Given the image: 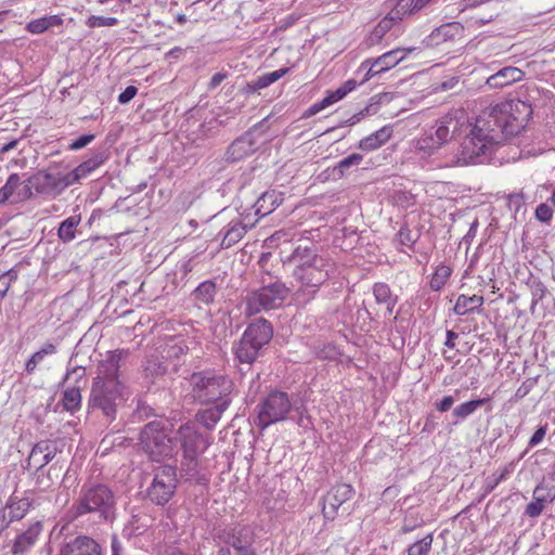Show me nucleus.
I'll return each instance as SVG.
<instances>
[{"instance_id":"obj_1","label":"nucleus","mask_w":555,"mask_h":555,"mask_svg":"<svg viewBox=\"0 0 555 555\" xmlns=\"http://www.w3.org/2000/svg\"><path fill=\"white\" fill-rule=\"evenodd\" d=\"M532 114L531 105L520 100H508L489 106L467 124L469 132L461 143L457 165H469L486 155L506 138L519 133Z\"/></svg>"},{"instance_id":"obj_2","label":"nucleus","mask_w":555,"mask_h":555,"mask_svg":"<svg viewBox=\"0 0 555 555\" xmlns=\"http://www.w3.org/2000/svg\"><path fill=\"white\" fill-rule=\"evenodd\" d=\"M295 263L293 279L296 282L294 297L308 304L314 299L320 287L336 273V263L325 254H320L311 242L299 244L287 259Z\"/></svg>"},{"instance_id":"obj_3","label":"nucleus","mask_w":555,"mask_h":555,"mask_svg":"<svg viewBox=\"0 0 555 555\" xmlns=\"http://www.w3.org/2000/svg\"><path fill=\"white\" fill-rule=\"evenodd\" d=\"M117 517L115 492L105 483L83 485L77 499L66 509L63 520L68 524H113Z\"/></svg>"},{"instance_id":"obj_4","label":"nucleus","mask_w":555,"mask_h":555,"mask_svg":"<svg viewBox=\"0 0 555 555\" xmlns=\"http://www.w3.org/2000/svg\"><path fill=\"white\" fill-rule=\"evenodd\" d=\"M191 396L199 404H211L231 399L232 379L212 370L195 372L190 377Z\"/></svg>"},{"instance_id":"obj_5","label":"nucleus","mask_w":555,"mask_h":555,"mask_svg":"<svg viewBox=\"0 0 555 555\" xmlns=\"http://www.w3.org/2000/svg\"><path fill=\"white\" fill-rule=\"evenodd\" d=\"M127 387L124 384H100L93 382L88 401L91 411H100L103 416L113 422L117 417V410L126 400Z\"/></svg>"},{"instance_id":"obj_6","label":"nucleus","mask_w":555,"mask_h":555,"mask_svg":"<svg viewBox=\"0 0 555 555\" xmlns=\"http://www.w3.org/2000/svg\"><path fill=\"white\" fill-rule=\"evenodd\" d=\"M272 336L273 328L267 320L258 319L250 323L235 347L234 352L238 362L246 364L255 362L260 349L269 344Z\"/></svg>"},{"instance_id":"obj_7","label":"nucleus","mask_w":555,"mask_h":555,"mask_svg":"<svg viewBox=\"0 0 555 555\" xmlns=\"http://www.w3.org/2000/svg\"><path fill=\"white\" fill-rule=\"evenodd\" d=\"M176 439L180 441L182 450L181 468L188 476L194 477L197 474L198 457L208 448L209 442L189 423L179 427Z\"/></svg>"},{"instance_id":"obj_8","label":"nucleus","mask_w":555,"mask_h":555,"mask_svg":"<svg viewBox=\"0 0 555 555\" xmlns=\"http://www.w3.org/2000/svg\"><path fill=\"white\" fill-rule=\"evenodd\" d=\"M142 449L154 461L171 457L175 454V442L169 437L168 429L162 422L146 424L140 434Z\"/></svg>"},{"instance_id":"obj_9","label":"nucleus","mask_w":555,"mask_h":555,"mask_svg":"<svg viewBox=\"0 0 555 555\" xmlns=\"http://www.w3.org/2000/svg\"><path fill=\"white\" fill-rule=\"evenodd\" d=\"M289 288L280 281L250 292L245 297V313L255 315L261 311L280 308L287 298Z\"/></svg>"},{"instance_id":"obj_10","label":"nucleus","mask_w":555,"mask_h":555,"mask_svg":"<svg viewBox=\"0 0 555 555\" xmlns=\"http://www.w3.org/2000/svg\"><path fill=\"white\" fill-rule=\"evenodd\" d=\"M73 185L68 173L54 172L52 167L39 170L28 178L24 186V196L30 198L34 196V191L37 194L56 197L66 188Z\"/></svg>"},{"instance_id":"obj_11","label":"nucleus","mask_w":555,"mask_h":555,"mask_svg":"<svg viewBox=\"0 0 555 555\" xmlns=\"http://www.w3.org/2000/svg\"><path fill=\"white\" fill-rule=\"evenodd\" d=\"M289 396L280 390L271 391L258 405V427L264 429L272 424L283 422L292 411Z\"/></svg>"},{"instance_id":"obj_12","label":"nucleus","mask_w":555,"mask_h":555,"mask_svg":"<svg viewBox=\"0 0 555 555\" xmlns=\"http://www.w3.org/2000/svg\"><path fill=\"white\" fill-rule=\"evenodd\" d=\"M177 483L176 468L170 465L159 466L154 472L152 483L147 489V498L154 504L164 506L172 499Z\"/></svg>"},{"instance_id":"obj_13","label":"nucleus","mask_w":555,"mask_h":555,"mask_svg":"<svg viewBox=\"0 0 555 555\" xmlns=\"http://www.w3.org/2000/svg\"><path fill=\"white\" fill-rule=\"evenodd\" d=\"M266 120L267 118L262 119L244 134L236 138L228 146L224 153V160L228 163H236L254 154L258 150L257 137L263 133L260 129L263 127Z\"/></svg>"},{"instance_id":"obj_14","label":"nucleus","mask_w":555,"mask_h":555,"mask_svg":"<svg viewBox=\"0 0 555 555\" xmlns=\"http://www.w3.org/2000/svg\"><path fill=\"white\" fill-rule=\"evenodd\" d=\"M36 504L35 491L27 490L24 492L23 496H17L13 493L7 501L4 507L2 508V519L3 526L1 530L7 529L10 524L14 521L22 520L30 508H33Z\"/></svg>"},{"instance_id":"obj_15","label":"nucleus","mask_w":555,"mask_h":555,"mask_svg":"<svg viewBox=\"0 0 555 555\" xmlns=\"http://www.w3.org/2000/svg\"><path fill=\"white\" fill-rule=\"evenodd\" d=\"M413 50L414 48L395 49L384 53L374 61L370 59L365 60L364 62L361 63L359 67V70H365V76L362 82L367 81L377 74H380L395 67L405 57L408 53H411Z\"/></svg>"},{"instance_id":"obj_16","label":"nucleus","mask_w":555,"mask_h":555,"mask_svg":"<svg viewBox=\"0 0 555 555\" xmlns=\"http://www.w3.org/2000/svg\"><path fill=\"white\" fill-rule=\"evenodd\" d=\"M129 356L128 349H116L108 351L106 358L99 362L96 369V376L93 382H100V384L116 383L122 384L119 380V369L120 361Z\"/></svg>"},{"instance_id":"obj_17","label":"nucleus","mask_w":555,"mask_h":555,"mask_svg":"<svg viewBox=\"0 0 555 555\" xmlns=\"http://www.w3.org/2000/svg\"><path fill=\"white\" fill-rule=\"evenodd\" d=\"M354 494L353 488L348 483L335 485L324 496L322 513L324 518L334 520L339 507L349 501Z\"/></svg>"},{"instance_id":"obj_18","label":"nucleus","mask_w":555,"mask_h":555,"mask_svg":"<svg viewBox=\"0 0 555 555\" xmlns=\"http://www.w3.org/2000/svg\"><path fill=\"white\" fill-rule=\"evenodd\" d=\"M59 555H104V552L95 539L87 534H78L61 544Z\"/></svg>"},{"instance_id":"obj_19","label":"nucleus","mask_w":555,"mask_h":555,"mask_svg":"<svg viewBox=\"0 0 555 555\" xmlns=\"http://www.w3.org/2000/svg\"><path fill=\"white\" fill-rule=\"evenodd\" d=\"M465 114L463 111H454L444 115L437 124L435 133H431L441 145L453 138L461 128L465 126Z\"/></svg>"},{"instance_id":"obj_20","label":"nucleus","mask_w":555,"mask_h":555,"mask_svg":"<svg viewBox=\"0 0 555 555\" xmlns=\"http://www.w3.org/2000/svg\"><path fill=\"white\" fill-rule=\"evenodd\" d=\"M59 447L55 440L47 439L37 442L27 459V468L34 467L39 472L55 457Z\"/></svg>"},{"instance_id":"obj_21","label":"nucleus","mask_w":555,"mask_h":555,"mask_svg":"<svg viewBox=\"0 0 555 555\" xmlns=\"http://www.w3.org/2000/svg\"><path fill=\"white\" fill-rule=\"evenodd\" d=\"M42 531V521L36 520L30 524L24 531L15 537L11 547L12 555L27 554L37 544Z\"/></svg>"},{"instance_id":"obj_22","label":"nucleus","mask_w":555,"mask_h":555,"mask_svg":"<svg viewBox=\"0 0 555 555\" xmlns=\"http://www.w3.org/2000/svg\"><path fill=\"white\" fill-rule=\"evenodd\" d=\"M219 538L232 546L236 552L254 545L256 534L249 526H240L224 529Z\"/></svg>"},{"instance_id":"obj_23","label":"nucleus","mask_w":555,"mask_h":555,"mask_svg":"<svg viewBox=\"0 0 555 555\" xmlns=\"http://www.w3.org/2000/svg\"><path fill=\"white\" fill-rule=\"evenodd\" d=\"M196 341L193 337L182 335L170 336L163 347V358L179 360L190 350L194 349Z\"/></svg>"},{"instance_id":"obj_24","label":"nucleus","mask_w":555,"mask_h":555,"mask_svg":"<svg viewBox=\"0 0 555 555\" xmlns=\"http://www.w3.org/2000/svg\"><path fill=\"white\" fill-rule=\"evenodd\" d=\"M524 76V72L518 67L505 66L488 77L486 83L491 89H501L522 80Z\"/></svg>"},{"instance_id":"obj_25","label":"nucleus","mask_w":555,"mask_h":555,"mask_svg":"<svg viewBox=\"0 0 555 555\" xmlns=\"http://www.w3.org/2000/svg\"><path fill=\"white\" fill-rule=\"evenodd\" d=\"M107 159L105 151H95L87 160L82 162L74 170L68 172L72 184L79 182Z\"/></svg>"},{"instance_id":"obj_26","label":"nucleus","mask_w":555,"mask_h":555,"mask_svg":"<svg viewBox=\"0 0 555 555\" xmlns=\"http://www.w3.org/2000/svg\"><path fill=\"white\" fill-rule=\"evenodd\" d=\"M216 403V405L198 411L196 414L197 422L208 429L214 428L220 421L222 413L229 408L231 399H224L223 401Z\"/></svg>"},{"instance_id":"obj_27","label":"nucleus","mask_w":555,"mask_h":555,"mask_svg":"<svg viewBox=\"0 0 555 555\" xmlns=\"http://www.w3.org/2000/svg\"><path fill=\"white\" fill-rule=\"evenodd\" d=\"M283 202V194L274 190L264 192L256 202V215L264 217L271 214Z\"/></svg>"},{"instance_id":"obj_28","label":"nucleus","mask_w":555,"mask_h":555,"mask_svg":"<svg viewBox=\"0 0 555 555\" xmlns=\"http://www.w3.org/2000/svg\"><path fill=\"white\" fill-rule=\"evenodd\" d=\"M392 134V128L390 126H385L374 133L363 138L359 142V149L362 151H374L385 144Z\"/></svg>"},{"instance_id":"obj_29","label":"nucleus","mask_w":555,"mask_h":555,"mask_svg":"<svg viewBox=\"0 0 555 555\" xmlns=\"http://www.w3.org/2000/svg\"><path fill=\"white\" fill-rule=\"evenodd\" d=\"M400 20L391 11L373 28L367 41L370 46L378 43L383 37Z\"/></svg>"},{"instance_id":"obj_30","label":"nucleus","mask_w":555,"mask_h":555,"mask_svg":"<svg viewBox=\"0 0 555 555\" xmlns=\"http://www.w3.org/2000/svg\"><path fill=\"white\" fill-rule=\"evenodd\" d=\"M483 301L485 299L482 296L473 295L468 297L465 295H460L453 308V312L456 315H465L479 309L483 305Z\"/></svg>"},{"instance_id":"obj_31","label":"nucleus","mask_w":555,"mask_h":555,"mask_svg":"<svg viewBox=\"0 0 555 555\" xmlns=\"http://www.w3.org/2000/svg\"><path fill=\"white\" fill-rule=\"evenodd\" d=\"M246 234V225L241 220H235L229 223V227L221 241L222 248H230L240 242Z\"/></svg>"},{"instance_id":"obj_32","label":"nucleus","mask_w":555,"mask_h":555,"mask_svg":"<svg viewBox=\"0 0 555 555\" xmlns=\"http://www.w3.org/2000/svg\"><path fill=\"white\" fill-rule=\"evenodd\" d=\"M145 378L153 382L155 378L163 376L167 372V366L158 356H151L143 365Z\"/></svg>"},{"instance_id":"obj_33","label":"nucleus","mask_w":555,"mask_h":555,"mask_svg":"<svg viewBox=\"0 0 555 555\" xmlns=\"http://www.w3.org/2000/svg\"><path fill=\"white\" fill-rule=\"evenodd\" d=\"M217 293L216 283L208 280L201 283L193 292L194 299L203 305L214 302Z\"/></svg>"},{"instance_id":"obj_34","label":"nucleus","mask_w":555,"mask_h":555,"mask_svg":"<svg viewBox=\"0 0 555 555\" xmlns=\"http://www.w3.org/2000/svg\"><path fill=\"white\" fill-rule=\"evenodd\" d=\"M63 20L59 15H50L30 21L26 29L31 34H41L50 27L62 25Z\"/></svg>"},{"instance_id":"obj_35","label":"nucleus","mask_w":555,"mask_h":555,"mask_svg":"<svg viewBox=\"0 0 555 555\" xmlns=\"http://www.w3.org/2000/svg\"><path fill=\"white\" fill-rule=\"evenodd\" d=\"M56 346L52 343L44 344L38 351H36L26 362L25 370L28 374H33L38 364H40L47 356L54 354Z\"/></svg>"},{"instance_id":"obj_36","label":"nucleus","mask_w":555,"mask_h":555,"mask_svg":"<svg viewBox=\"0 0 555 555\" xmlns=\"http://www.w3.org/2000/svg\"><path fill=\"white\" fill-rule=\"evenodd\" d=\"M373 294L378 304H385L389 313L392 312L397 304V297H393L390 287L385 283H376L373 287Z\"/></svg>"},{"instance_id":"obj_37","label":"nucleus","mask_w":555,"mask_h":555,"mask_svg":"<svg viewBox=\"0 0 555 555\" xmlns=\"http://www.w3.org/2000/svg\"><path fill=\"white\" fill-rule=\"evenodd\" d=\"M80 220L79 215L70 216L65 219L59 227V237L65 243L73 241L76 237V228L80 223Z\"/></svg>"},{"instance_id":"obj_38","label":"nucleus","mask_w":555,"mask_h":555,"mask_svg":"<svg viewBox=\"0 0 555 555\" xmlns=\"http://www.w3.org/2000/svg\"><path fill=\"white\" fill-rule=\"evenodd\" d=\"M62 402L64 405V409L66 411H69L74 413L75 411H78L81 405V392L79 386H73L68 387L63 392Z\"/></svg>"},{"instance_id":"obj_39","label":"nucleus","mask_w":555,"mask_h":555,"mask_svg":"<svg viewBox=\"0 0 555 555\" xmlns=\"http://www.w3.org/2000/svg\"><path fill=\"white\" fill-rule=\"evenodd\" d=\"M489 400V398H482L461 403L460 405L454 408L452 414L456 418L464 420L467 416L472 415L478 408L483 405Z\"/></svg>"},{"instance_id":"obj_40","label":"nucleus","mask_w":555,"mask_h":555,"mask_svg":"<svg viewBox=\"0 0 555 555\" xmlns=\"http://www.w3.org/2000/svg\"><path fill=\"white\" fill-rule=\"evenodd\" d=\"M440 146V142H437V139L431 133L423 135L415 143L416 152L422 153L423 156H430Z\"/></svg>"},{"instance_id":"obj_41","label":"nucleus","mask_w":555,"mask_h":555,"mask_svg":"<svg viewBox=\"0 0 555 555\" xmlns=\"http://www.w3.org/2000/svg\"><path fill=\"white\" fill-rule=\"evenodd\" d=\"M421 9L418 0H397L391 12L401 21L405 15L413 14Z\"/></svg>"},{"instance_id":"obj_42","label":"nucleus","mask_w":555,"mask_h":555,"mask_svg":"<svg viewBox=\"0 0 555 555\" xmlns=\"http://www.w3.org/2000/svg\"><path fill=\"white\" fill-rule=\"evenodd\" d=\"M363 156L361 154L353 153L339 160L334 167L333 172L334 175L338 176V178H341L348 172L349 168L360 165Z\"/></svg>"},{"instance_id":"obj_43","label":"nucleus","mask_w":555,"mask_h":555,"mask_svg":"<svg viewBox=\"0 0 555 555\" xmlns=\"http://www.w3.org/2000/svg\"><path fill=\"white\" fill-rule=\"evenodd\" d=\"M451 275V269L447 266H439L433 274L429 285L433 291H440Z\"/></svg>"},{"instance_id":"obj_44","label":"nucleus","mask_w":555,"mask_h":555,"mask_svg":"<svg viewBox=\"0 0 555 555\" xmlns=\"http://www.w3.org/2000/svg\"><path fill=\"white\" fill-rule=\"evenodd\" d=\"M287 70H288L287 68H282L279 70H274V72L264 74V75L258 77V79L254 82V85L249 86V87L251 88L253 91L266 88V87L270 86L271 83L275 82L276 80H279L281 77H283L284 74L287 73Z\"/></svg>"},{"instance_id":"obj_45","label":"nucleus","mask_w":555,"mask_h":555,"mask_svg":"<svg viewBox=\"0 0 555 555\" xmlns=\"http://www.w3.org/2000/svg\"><path fill=\"white\" fill-rule=\"evenodd\" d=\"M541 490H543L541 487H535L533 489V493H532L533 501H531L526 506V509H525L526 516L535 518V517L540 516L541 513L543 512V509L545 507V503L543 501H540V498L538 496V495H540Z\"/></svg>"},{"instance_id":"obj_46","label":"nucleus","mask_w":555,"mask_h":555,"mask_svg":"<svg viewBox=\"0 0 555 555\" xmlns=\"http://www.w3.org/2000/svg\"><path fill=\"white\" fill-rule=\"evenodd\" d=\"M433 541L431 533L425 535L408 548V555H427L431 550Z\"/></svg>"},{"instance_id":"obj_47","label":"nucleus","mask_w":555,"mask_h":555,"mask_svg":"<svg viewBox=\"0 0 555 555\" xmlns=\"http://www.w3.org/2000/svg\"><path fill=\"white\" fill-rule=\"evenodd\" d=\"M529 286L532 296L531 309H533V307L545 297L547 289L541 281L535 279L529 282Z\"/></svg>"},{"instance_id":"obj_48","label":"nucleus","mask_w":555,"mask_h":555,"mask_svg":"<svg viewBox=\"0 0 555 555\" xmlns=\"http://www.w3.org/2000/svg\"><path fill=\"white\" fill-rule=\"evenodd\" d=\"M462 30L463 26L460 23H448L436 29L437 36L443 37L444 39H451L460 35Z\"/></svg>"},{"instance_id":"obj_49","label":"nucleus","mask_w":555,"mask_h":555,"mask_svg":"<svg viewBox=\"0 0 555 555\" xmlns=\"http://www.w3.org/2000/svg\"><path fill=\"white\" fill-rule=\"evenodd\" d=\"M397 240L400 245L411 247L417 241V235L413 234L406 225H402L397 233Z\"/></svg>"},{"instance_id":"obj_50","label":"nucleus","mask_w":555,"mask_h":555,"mask_svg":"<svg viewBox=\"0 0 555 555\" xmlns=\"http://www.w3.org/2000/svg\"><path fill=\"white\" fill-rule=\"evenodd\" d=\"M117 23H118V21L115 17H105V16H96V15L90 16L87 21V25L91 28L114 26Z\"/></svg>"},{"instance_id":"obj_51","label":"nucleus","mask_w":555,"mask_h":555,"mask_svg":"<svg viewBox=\"0 0 555 555\" xmlns=\"http://www.w3.org/2000/svg\"><path fill=\"white\" fill-rule=\"evenodd\" d=\"M20 185L21 177L18 176V173L10 175L5 184L2 186L4 195H7L10 198Z\"/></svg>"},{"instance_id":"obj_52","label":"nucleus","mask_w":555,"mask_h":555,"mask_svg":"<svg viewBox=\"0 0 555 555\" xmlns=\"http://www.w3.org/2000/svg\"><path fill=\"white\" fill-rule=\"evenodd\" d=\"M553 217L552 208L546 204H540L535 208V218L541 222H548Z\"/></svg>"},{"instance_id":"obj_53","label":"nucleus","mask_w":555,"mask_h":555,"mask_svg":"<svg viewBox=\"0 0 555 555\" xmlns=\"http://www.w3.org/2000/svg\"><path fill=\"white\" fill-rule=\"evenodd\" d=\"M537 487H541L543 489V490H541L540 495H538L540 498V501H543L545 504L552 503L555 501V487L554 486L548 487V486H545L544 483H540Z\"/></svg>"},{"instance_id":"obj_54","label":"nucleus","mask_w":555,"mask_h":555,"mask_svg":"<svg viewBox=\"0 0 555 555\" xmlns=\"http://www.w3.org/2000/svg\"><path fill=\"white\" fill-rule=\"evenodd\" d=\"M537 380L538 378L526 379L516 390L515 397L518 399L526 397L531 391L533 386L537 384Z\"/></svg>"},{"instance_id":"obj_55","label":"nucleus","mask_w":555,"mask_h":555,"mask_svg":"<svg viewBox=\"0 0 555 555\" xmlns=\"http://www.w3.org/2000/svg\"><path fill=\"white\" fill-rule=\"evenodd\" d=\"M94 140V134H91V133H88V134H82L80 135L79 138H77L76 140H74L70 144H69V150H80L85 146H87L89 143H91L92 141Z\"/></svg>"},{"instance_id":"obj_56","label":"nucleus","mask_w":555,"mask_h":555,"mask_svg":"<svg viewBox=\"0 0 555 555\" xmlns=\"http://www.w3.org/2000/svg\"><path fill=\"white\" fill-rule=\"evenodd\" d=\"M138 93V88L134 86H128L118 96L120 104L130 102Z\"/></svg>"},{"instance_id":"obj_57","label":"nucleus","mask_w":555,"mask_h":555,"mask_svg":"<svg viewBox=\"0 0 555 555\" xmlns=\"http://www.w3.org/2000/svg\"><path fill=\"white\" fill-rule=\"evenodd\" d=\"M547 430V424L540 426L534 434L531 436L529 440V447H535L539 444L545 437Z\"/></svg>"},{"instance_id":"obj_58","label":"nucleus","mask_w":555,"mask_h":555,"mask_svg":"<svg viewBox=\"0 0 555 555\" xmlns=\"http://www.w3.org/2000/svg\"><path fill=\"white\" fill-rule=\"evenodd\" d=\"M346 95H347L346 91L343 90L341 87H339L336 90L328 92L324 99L328 105H332V104L336 103L337 101L344 99Z\"/></svg>"},{"instance_id":"obj_59","label":"nucleus","mask_w":555,"mask_h":555,"mask_svg":"<svg viewBox=\"0 0 555 555\" xmlns=\"http://www.w3.org/2000/svg\"><path fill=\"white\" fill-rule=\"evenodd\" d=\"M86 375V370L85 367L82 366H75L70 370L67 371L64 379H63V383H65L66 380H68L70 377H75L76 379V383H78L80 379H82Z\"/></svg>"},{"instance_id":"obj_60","label":"nucleus","mask_w":555,"mask_h":555,"mask_svg":"<svg viewBox=\"0 0 555 555\" xmlns=\"http://www.w3.org/2000/svg\"><path fill=\"white\" fill-rule=\"evenodd\" d=\"M300 18V14L292 13L280 21L279 29L286 30L292 27L298 20Z\"/></svg>"},{"instance_id":"obj_61","label":"nucleus","mask_w":555,"mask_h":555,"mask_svg":"<svg viewBox=\"0 0 555 555\" xmlns=\"http://www.w3.org/2000/svg\"><path fill=\"white\" fill-rule=\"evenodd\" d=\"M454 401L452 396H446L439 402H436L435 405L439 412H447L453 405Z\"/></svg>"},{"instance_id":"obj_62","label":"nucleus","mask_w":555,"mask_h":555,"mask_svg":"<svg viewBox=\"0 0 555 555\" xmlns=\"http://www.w3.org/2000/svg\"><path fill=\"white\" fill-rule=\"evenodd\" d=\"M330 106L327 104V102H325V99H323L322 101L320 102H317L314 103L313 105H311L304 114L305 117H311L315 114H318L319 112H321L322 109H324L325 107Z\"/></svg>"},{"instance_id":"obj_63","label":"nucleus","mask_w":555,"mask_h":555,"mask_svg":"<svg viewBox=\"0 0 555 555\" xmlns=\"http://www.w3.org/2000/svg\"><path fill=\"white\" fill-rule=\"evenodd\" d=\"M37 485L41 490H46V489L50 488L52 486V482L50 480L49 473L47 475L46 474L38 475L37 476Z\"/></svg>"},{"instance_id":"obj_64","label":"nucleus","mask_w":555,"mask_h":555,"mask_svg":"<svg viewBox=\"0 0 555 555\" xmlns=\"http://www.w3.org/2000/svg\"><path fill=\"white\" fill-rule=\"evenodd\" d=\"M164 555H190L177 545H168L164 548Z\"/></svg>"}]
</instances>
